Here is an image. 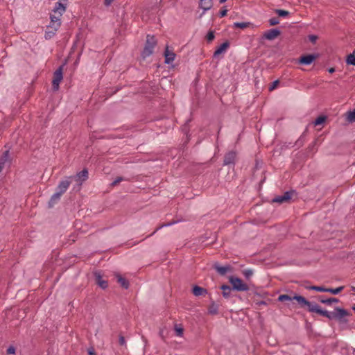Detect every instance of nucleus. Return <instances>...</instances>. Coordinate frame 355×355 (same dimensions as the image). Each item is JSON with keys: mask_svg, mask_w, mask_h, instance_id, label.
I'll list each match as a JSON object with an SVG mask.
<instances>
[{"mask_svg": "<svg viewBox=\"0 0 355 355\" xmlns=\"http://www.w3.org/2000/svg\"><path fill=\"white\" fill-rule=\"evenodd\" d=\"M9 150H6L0 157V172L5 166V164L8 161Z\"/></svg>", "mask_w": 355, "mask_h": 355, "instance_id": "412c9836", "label": "nucleus"}, {"mask_svg": "<svg viewBox=\"0 0 355 355\" xmlns=\"http://www.w3.org/2000/svg\"><path fill=\"white\" fill-rule=\"evenodd\" d=\"M351 289H352V291H355V286H352Z\"/></svg>", "mask_w": 355, "mask_h": 355, "instance_id": "6e6d98bb", "label": "nucleus"}, {"mask_svg": "<svg viewBox=\"0 0 355 355\" xmlns=\"http://www.w3.org/2000/svg\"><path fill=\"white\" fill-rule=\"evenodd\" d=\"M207 293V290L202 287L195 286L193 288V294L195 296L204 295Z\"/></svg>", "mask_w": 355, "mask_h": 355, "instance_id": "4be33fe9", "label": "nucleus"}, {"mask_svg": "<svg viewBox=\"0 0 355 355\" xmlns=\"http://www.w3.org/2000/svg\"><path fill=\"white\" fill-rule=\"evenodd\" d=\"M60 28H55V26L49 24L47 26V30L45 32L44 37L46 40L51 39L56 33Z\"/></svg>", "mask_w": 355, "mask_h": 355, "instance_id": "2eb2a0df", "label": "nucleus"}, {"mask_svg": "<svg viewBox=\"0 0 355 355\" xmlns=\"http://www.w3.org/2000/svg\"><path fill=\"white\" fill-rule=\"evenodd\" d=\"M159 336L161 337V338H162L164 341H165V336H164V330H163V329H161V330L159 331Z\"/></svg>", "mask_w": 355, "mask_h": 355, "instance_id": "de8ad7c7", "label": "nucleus"}, {"mask_svg": "<svg viewBox=\"0 0 355 355\" xmlns=\"http://www.w3.org/2000/svg\"><path fill=\"white\" fill-rule=\"evenodd\" d=\"M96 283L103 289H105L108 286V282L106 280L102 279V276L100 272H96L94 273Z\"/></svg>", "mask_w": 355, "mask_h": 355, "instance_id": "f8f14e48", "label": "nucleus"}, {"mask_svg": "<svg viewBox=\"0 0 355 355\" xmlns=\"http://www.w3.org/2000/svg\"><path fill=\"white\" fill-rule=\"evenodd\" d=\"M328 71L330 73H332L335 71V69L334 68H329L328 69Z\"/></svg>", "mask_w": 355, "mask_h": 355, "instance_id": "603ef678", "label": "nucleus"}, {"mask_svg": "<svg viewBox=\"0 0 355 355\" xmlns=\"http://www.w3.org/2000/svg\"><path fill=\"white\" fill-rule=\"evenodd\" d=\"M89 178V173L87 168H85L81 171L77 173L75 176H70L69 179H73L79 184L86 181Z\"/></svg>", "mask_w": 355, "mask_h": 355, "instance_id": "39448f33", "label": "nucleus"}, {"mask_svg": "<svg viewBox=\"0 0 355 355\" xmlns=\"http://www.w3.org/2000/svg\"><path fill=\"white\" fill-rule=\"evenodd\" d=\"M236 157V154L234 151H230L224 156L223 165L234 164Z\"/></svg>", "mask_w": 355, "mask_h": 355, "instance_id": "9b49d317", "label": "nucleus"}, {"mask_svg": "<svg viewBox=\"0 0 355 355\" xmlns=\"http://www.w3.org/2000/svg\"><path fill=\"white\" fill-rule=\"evenodd\" d=\"M347 64L355 66V55L354 54H349L346 60Z\"/></svg>", "mask_w": 355, "mask_h": 355, "instance_id": "473e14b6", "label": "nucleus"}, {"mask_svg": "<svg viewBox=\"0 0 355 355\" xmlns=\"http://www.w3.org/2000/svg\"><path fill=\"white\" fill-rule=\"evenodd\" d=\"M213 6V0H200L199 7L203 10L202 15Z\"/></svg>", "mask_w": 355, "mask_h": 355, "instance_id": "4468645a", "label": "nucleus"}, {"mask_svg": "<svg viewBox=\"0 0 355 355\" xmlns=\"http://www.w3.org/2000/svg\"><path fill=\"white\" fill-rule=\"evenodd\" d=\"M63 78V65L60 66L53 73V78L52 80V87L54 91L59 89V85Z\"/></svg>", "mask_w": 355, "mask_h": 355, "instance_id": "20e7f679", "label": "nucleus"}, {"mask_svg": "<svg viewBox=\"0 0 355 355\" xmlns=\"http://www.w3.org/2000/svg\"><path fill=\"white\" fill-rule=\"evenodd\" d=\"M175 53L173 51H170L167 46L164 51L165 63L171 64L175 60Z\"/></svg>", "mask_w": 355, "mask_h": 355, "instance_id": "a211bd4d", "label": "nucleus"}, {"mask_svg": "<svg viewBox=\"0 0 355 355\" xmlns=\"http://www.w3.org/2000/svg\"><path fill=\"white\" fill-rule=\"evenodd\" d=\"M304 134H305V132H304V133L302 134V135L301 136V137H300V138L297 141V142H296V145L301 146V145H302V144H303L304 141H303L302 138H303V137H304Z\"/></svg>", "mask_w": 355, "mask_h": 355, "instance_id": "c03bdc74", "label": "nucleus"}, {"mask_svg": "<svg viewBox=\"0 0 355 355\" xmlns=\"http://www.w3.org/2000/svg\"><path fill=\"white\" fill-rule=\"evenodd\" d=\"M317 57L318 55L315 54L304 55L300 58L298 62L301 64L309 65L317 58Z\"/></svg>", "mask_w": 355, "mask_h": 355, "instance_id": "1a4fd4ad", "label": "nucleus"}, {"mask_svg": "<svg viewBox=\"0 0 355 355\" xmlns=\"http://www.w3.org/2000/svg\"><path fill=\"white\" fill-rule=\"evenodd\" d=\"M70 180L71 179H69L68 177L67 179L60 181L56 188V191L59 193L60 195L64 194L67 191L69 185L71 183V181Z\"/></svg>", "mask_w": 355, "mask_h": 355, "instance_id": "6e6552de", "label": "nucleus"}, {"mask_svg": "<svg viewBox=\"0 0 355 355\" xmlns=\"http://www.w3.org/2000/svg\"><path fill=\"white\" fill-rule=\"evenodd\" d=\"M278 301L279 302H286V301H292L293 300V297H291L288 295H286V294H282V295H280L279 297H278Z\"/></svg>", "mask_w": 355, "mask_h": 355, "instance_id": "c85d7f7f", "label": "nucleus"}, {"mask_svg": "<svg viewBox=\"0 0 355 355\" xmlns=\"http://www.w3.org/2000/svg\"><path fill=\"white\" fill-rule=\"evenodd\" d=\"M15 347L13 346H10L8 349H7V354H14L15 353Z\"/></svg>", "mask_w": 355, "mask_h": 355, "instance_id": "ea45409f", "label": "nucleus"}, {"mask_svg": "<svg viewBox=\"0 0 355 355\" xmlns=\"http://www.w3.org/2000/svg\"><path fill=\"white\" fill-rule=\"evenodd\" d=\"M229 46H230V42L228 41L223 42L214 51L213 57L214 58H218L221 53H224L227 49V48Z\"/></svg>", "mask_w": 355, "mask_h": 355, "instance_id": "ddd939ff", "label": "nucleus"}, {"mask_svg": "<svg viewBox=\"0 0 355 355\" xmlns=\"http://www.w3.org/2000/svg\"><path fill=\"white\" fill-rule=\"evenodd\" d=\"M327 117L325 116H318L313 122L314 125L317 126L323 123L325 121Z\"/></svg>", "mask_w": 355, "mask_h": 355, "instance_id": "2f4dec72", "label": "nucleus"}, {"mask_svg": "<svg viewBox=\"0 0 355 355\" xmlns=\"http://www.w3.org/2000/svg\"><path fill=\"white\" fill-rule=\"evenodd\" d=\"M315 144H316V141H313V142L312 143V144L309 146V148L310 149L313 148L314 147V146L315 145Z\"/></svg>", "mask_w": 355, "mask_h": 355, "instance_id": "864d4df0", "label": "nucleus"}, {"mask_svg": "<svg viewBox=\"0 0 355 355\" xmlns=\"http://www.w3.org/2000/svg\"><path fill=\"white\" fill-rule=\"evenodd\" d=\"M309 290L316 291L319 292H326V288L323 286H311L307 288Z\"/></svg>", "mask_w": 355, "mask_h": 355, "instance_id": "f704fd0d", "label": "nucleus"}, {"mask_svg": "<svg viewBox=\"0 0 355 355\" xmlns=\"http://www.w3.org/2000/svg\"><path fill=\"white\" fill-rule=\"evenodd\" d=\"M352 309H353V310H354V312H355V304L353 306Z\"/></svg>", "mask_w": 355, "mask_h": 355, "instance_id": "4d7b16f0", "label": "nucleus"}, {"mask_svg": "<svg viewBox=\"0 0 355 355\" xmlns=\"http://www.w3.org/2000/svg\"><path fill=\"white\" fill-rule=\"evenodd\" d=\"M347 120L350 123L355 122V108L352 111H349L347 113Z\"/></svg>", "mask_w": 355, "mask_h": 355, "instance_id": "c756f323", "label": "nucleus"}, {"mask_svg": "<svg viewBox=\"0 0 355 355\" xmlns=\"http://www.w3.org/2000/svg\"><path fill=\"white\" fill-rule=\"evenodd\" d=\"M279 83V81L278 80L273 81L269 87V90L270 91L274 90L277 87Z\"/></svg>", "mask_w": 355, "mask_h": 355, "instance_id": "58836bf2", "label": "nucleus"}, {"mask_svg": "<svg viewBox=\"0 0 355 355\" xmlns=\"http://www.w3.org/2000/svg\"><path fill=\"white\" fill-rule=\"evenodd\" d=\"M162 0H159V3H161V2H162Z\"/></svg>", "mask_w": 355, "mask_h": 355, "instance_id": "13d9d810", "label": "nucleus"}, {"mask_svg": "<svg viewBox=\"0 0 355 355\" xmlns=\"http://www.w3.org/2000/svg\"><path fill=\"white\" fill-rule=\"evenodd\" d=\"M293 300H296L302 307L305 306H308V310L311 313H316L319 315L328 318L329 320H336L340 324H346L348 322L347 317L350 315L351 313L347 310L336 307L334 311H328L323 310L317 304L308 301L305 297L301 295H295Z\"/></svg>", "mask_w": 355, "mask_h": 355, "instance_id": "f257e3e1", "label": "nucleus"}, {"mask_svg": "<svg viewBox=\"0 0 355 355\" xmlns=\"http://www.w3.org/2000/svg\"><path fill=\"white\" fill-rule=\"evenodd\" d=\"M174 330L177 336L182 337L183 336L184 328L182 327V324H175L174 326Z\"/></svg>", "mask_w": 355, "mask_h": 355, "instance_id": "b1692460", "label": "nucleus"}, {"mask_svg": "<svg viewBox=\"0 0 355 355\" xmlns=\"http://www.w3.org/2000/svg\"><path fill=\"white\" fill-rule=\"evenodd\" d=\"M250 22H235L234 23L233 27L244 29L248 28L250 26Z\"/></svg>", "mask_w": 355, "mask_h": 355, "instance_id": "bb28decb", "label": "nucleus"}, {"mask_svg": "<svg viewBox=\"0 0 355 355\" xmlns=\"http://www.w3.org/2000/svg\"><path fill=\"white\" fill-rule=\"evenodd\" d=\"M270 26H275L279 23V20L277 17H272L268 20Z\"/></svg>", "mask_w": 355, "mask_h": 355, "instance_id": "4c0bfd02", "label": "nucleus"}, {"mask_svg": "<svg viewBox=\"0 0 355 355\" xmlns=\"http://www.w3.org/2000/svg\"><path fill=\"white\" fill-rule=\"evenodd\" d=\"M124 180V178L123 177H118L112 183V186H115L118 184L121 181Z\"/></svg>", "mask_w": 355, "mask_h": 355, "instance_id": "a19ab883", "label": "nucleus"}, {"mask_svg": "<svg viewBox=\"0 0 355 355\" xmlns=\"http://www.w3.org/2000/svg\"><path fill=\"white\" fill-rule=\"evenodd\" d=\"M218 306L214 302H212L211 304L209 306V313L212 315H215L218 313Z\"/></svg>", "mask_w": 355, "mask_h": 355, "instance_id": "393cba45", "label": "nucleus"}, {"mask_svg": "<svg viewBox=\"0 0 355 355\" xmlns=\"http://www.w3.org/2000/svg\"><path fill=\"white\" fill-rule=\"evenodd\" d=\"M88 355H96V354H95V352H94L93 349H89Z\"/></svg>", "mask_w": 355, "mask_h": 355, "instance_id": "8fccbe9b", "label": "nucleus"}, {"mask_svg": "<svg viewBox=\"0 0 355 355\" xmlns=\"http://www.w3.org/2000/svg\"><path fill=\"white\" fill-rule=\"evenodd\" d=\"M242 273L245 279L248 280L252 276L254 272L252 269H245L242 271Z\"/></svg>", "mask_w": 355, "mask_h": 355, "instance_id": "7c9ffc66", "label": "nucleus"}, {"mask_svg": "<svg viewBox=\"0 0 355 355\" xmlns=\"http://www.w3.org/2000/svg\"><path fill=\"white\" fill-rule=\"evenodd\" d=\"M62 15L60 14H55L51 15L50 19L51 22L50 24L55 26V28H60L61 26V17Z\"/></svg>", "mask_w": 355, "mask_h": 355, "instance_id": "dca6fc26", "label": "nucleus"}, {"mask_svg": "<svg viewBox=\"0 0 355 355\" xmlns=\"http://www.w3.org/2000/svg\"><path fill=\"white\" fill-rule=\"evenodd\" d=\"M157 45V40L153 35H148L146 36V41L144 48L141 52V57L143 59L151 55L153 53L154 49Z\"/></svg>", "mask_w": 355, "mask_h": 355, "instance_id": "f03ea898", "label": "nucleus"}, {"mask_svg": "<svg viewBox=\"0 0 355 355\" xmlns=\"http://www.w3.org/2000/svg\"><path fill=\"white\" fill-rule=\"evenodd\" d=\"M309 39L312 43H315L318 39V37L315 35H310L309 36Z\"/></svg>", "mask_w": 355, "mask_h": 355, "instance_id": "37998d69", "label": "nucleus"}, {"mask_svg": "<svg viewBox=\"0 0 355 355\" xmlns=\"http://www.w3.org/2000/svg\"><path fill=\"white\" fill-rule=\"evenodd\" d=\"M230 282L232 285V289L237 291H249L250 288L249 286L243 283L241 279L236 277H230Z\"/></svg>", "mask_w": 355, "mask_h": 355, "instance_id": "7ed1b4c3", "label": "nucleus"}, {"mask_svg": "<svg viewBox=\"0 0 355 355\" xmlns=\"http://www.w3.org/2000/svg\"><path fill=\"white\" fill-rule=\"evenodd\" d=\"M281 34V31L277 28H272L269 29L264 32L263 35V38L268 40H273L279 36Z\"/></svg>", "mask_w": 355, "mask_h": 355, "instance_id": "0eeeda50", "label": "nucleus"}, {"mask_svg": "<svg viewBox=\"0 0 355 355\" xmlns=\"http://www.w3.org/2000/svg\"><path fill=\"white\" fill-rule=\"evenodd\" d=\"M66 4L62 3L61 1H58L55 3L53 11L55 14H60L62 15L66 11Z\"/></svg>", "mask_w": 355, "mask_h": 355, "instance_id": "f3484780", "label": "nucleus"}, {"mask_svg": "<svg viewBox=\"0 0 355 355\" xmlns=\"http://www.w3.org/2000/svg\"><path fill=\"white\" fill-rule=\"evenodd\" d=\"M61 196H62V195H60L57 191L53 195H52V196L51 197V198L49 201V203H48L49 207H50V208L53 207L54 206V205L58 203L60 201Z\"/></svg>", "mask_w": 355, "mask_h": 355, "instance_id": "6ab92c4d", "label": "nucleus"}, {"mask_svg": "<svg viewBox=\"0 0 355 355\" xmlns=\"http://www.w3.org/2000/svg\"><path fill=\"white\" fill-rule=\"evenodd\" d=\"M275 12L279 16L282 17H287L290 15V12L287 10L277 9L275 10Z\"/></svg>", "mask_w": 355, "mask_h": 355, "instance_id": "72a5a7b5", "label": "nucleus"}, {"mask_svg": "<svg viewBox=\"0 0 355 355\" xmlns=\"http://www.w3.org/2000/svg\"><path fill=\"white\" fill-rule=\"evenodd\" d=\"M226 1H227V0H220L219 1H220V3H225Z\"/></svg>", "mask_w": 355, "mask_h": 355, "instance_id": "5fc2aeb1", "label": "nucleus"}, {"mask_svg": "<svg viewBox=\"0 0 355 355\" xmlns=\"http://www.w3.org/2000/svg\"><path fill=\"white\" fill-rule=\"evenodd\" d=\"M339 302V300L336 297H330L327 299L325 301H324V304L327 305H331L333 303H338Z\"/></svg>", "mask_w": 355, "mask_h": 355, "instance_id": "c9c22d12", "label": "nucleus"}, {"mask_svg": "<svg viewBox=\"0 0 355 355\" xmlns=\"http://www.w3.org/2000/svg\"><path fill=\"white\" fill-rule=\"evenodd\" d=\"M113 0H104V5L105 6H110L112 3Z\"/></svg>", "mask_w": 355, "mask_h": 355, "instance_id": "49530a36", "label": "nucleus"}, {"mask_svg": "<svg viewBox=\"0 0 355 355\" xmlns=\"http://www.w3.org/2000/svg\"><path fill=\"white\" fill-rule=\"evenodd\" d=\"M344 289V286H340V287H338V288H326V292H328V293H331L334 295H337L340 292H341Z\"/></svg>", "mask_w": 355, "mask_h": 355, "instance_id": "a878e982", "label": "nucleus"}, {"mask_svg": "<svg viewBox=\"0 0 355 355\" xmlns=\"http://www.w3.org/2000/svg\"><path fill=\"white\" fill-rule=\"evenodd\" d=\"M227 12V10L226 9H225V8L221 10L220 11V14H219L220 17H223L226 16Z\"/></svg>", "mask_w": 355, "mask_h": 355, "instance_id": "a18cd8bd", "label": "nucleus"}, {"mask_svg": "<svg viewBox=\"0 0 355 355\" xmlns=\"http://www.w3.org/2000/svg\"><path fill=\"white\" fill-rule=\"evenodd\" d=\"M318 301H320L321 303L324 304V301H325L327 299H324V297L322 295H320L318 297Z\"/></svg>", "mask_w": 355, "mask_h": 355, "instance_id": "09e8293b", "label": "nucleus"}, {"mask_svg": "<svg viewBox=\"0 0 355 355\" xmlns=\"http://www.w3.org/2000/svg\"><path fill=\"white\" fill-rule=\"evenodd\" d=\"M295 193V191L293 190L286 191L283 195L278 196L275 197L272 200V202L280 203V204L284 203V202H287L291 199L293 195Z\"/></svg>", "mask_w": 355, "mask_h": 355, "instance_id": "423d86ee", "label": "nucleus"}, {"mask_svg": "<svg viewBox=\"0 0 355 355\" xmlns=\"http://www.w3.org/2000/svg\"><path fill=\"white\" fill-rule=\"evenodd\" d=\"M176 222L174 221V222H170V223H162V225H160L159 226H158L155 230L150 235L147 236L146 238L153 235L154 234H155V232H157L158 230H161L162 227H168V226H171L173 224H175Z\"/></svg>", "mask_w": 355, "mask_h": 355, "instance_id": "cd10ccee", "label": "nucleus"}, {"mask_svg": "<svg viewBox=\"0 0 355 355\" xmlns=\"http://www.w3.org/2000/svg\"><path fill=\"white\" fill-rule=\"evenodd\" d=\"M116 277L117 279V282L122 288L125 289H128L129 288V282L125 278L123 277L119 274L116 275Z\"/></svg>", "mask_w": 355, "mask_h": 355, "instance_id": "aec40b11", "label": "nucleus"}, {"mask_svg": "<svg viewBox=\"0 0 355 355\" xmlns=\"http://www.w3.org/2000/svg\"><path fill=\"white\" fill-rule=\"evenodd\" d=\"M119 345H121V346L125 345L126 343H125V340L124 336H119Z\"/></svg>", "mask_w": 355, "mask_h": 355, "instance_id": "79ce46f5", "label": "nucleus"}, {"mask_svg": "<svg viewBox=\"0 0 355 355\" xmlns=\"http://www.w3.org/2000/svg\"><path fill=\"white\" fill-rule=\"evenodd\" d=\"M213 268L220 275H225L227 272H230L232 270V267L230 265L226 266H220L218 263H215L213 265Z\"/></svg>", "mask_w": 355, "mask_h": 355, "instance_id": "9d476101", "label": "nucleus"}, {"mask_svg": "<svg viewBox=\"0 0 355 355\" xmlns=\"http://www.w3.org/2000/svg\"><path fill=\"white\" fill-rule=\"evenodd\" d=\"M257 304H258V305H266V302L265 301H259V302H257Z\"/></svg>", "mask_w": 355, "mask_h": 355, "instance_id": "3c124183", "label": "nucleus"}, {"mask_svg": "<svg viewBox=\"0 0 355 355\" xmlns=\"http://www.w3.org/2000/svg\"><path fill=\"white\" fill-rule=\"evenodd\" d=\"M214 37L215 35L214 32L213 31H209L206 35V40L209 43L212 42L214 40Z\"/></svg>", "mask_w": 355, "mask_h": 355, "instance_id": "e433bc0d", "label": "nucleus"}, {"mask_svg": "<svg viewBox=\"0 0 355 355\" xmlns=\"http://www.w3.org/2000/svg\"><path fill=\"white\" fill-rule=\"evenodd\" d=\"M221 289L223 290V296L225 298H228L230 297V294H231V291H232V288L230 286H227L225 284L222 285Z\"/></svg>", "mask_w": 355, "mask_h": 355, "instance_id": "5701e85b", "label": "nucleus"}]
</instances>
